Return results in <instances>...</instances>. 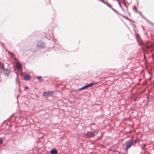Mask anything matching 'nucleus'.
Returning <instances> with one entry per match:
<instances>
[{
	"mask_svg": "<svg viewBox=\"0 0 154 154\" xmlns=\"http://www.w3.org/2000/svg\"><path fill=\"white\" fill-rule=\"evenodd\" d=\"M137 141L138 140L137 139L134 140H131L127 141L125 143L126 145V150H127L132 146L134 145L137 143Z\"/></svg>",
	"mask_w": 154,
	"mask_h": 154,
	"instance_id": "obj_1",
	"label": "nucleus"
},
{
	"mask_svg": "<svg viewBox=\"0 0 154 154\" xmlns=\"http://www.w3.org/2000/svg\"><path fill=\"white\" fill-rule=\"evenodd\" d=\"M53 91H49L47 92H44L43 94V96L45 97H48L52 96L54 93Z\"/></svg>",
	"mask_w": 154,
	"mask_h": 154,
	"instance_id": "obj_2",
	"label": "nucleus"
},
{
	"mask_svg": "<svg viewBox=\"0 0 154 154\" xmlns=\"http://www.w3.org/2000/svg\"><path fill=\"white\" fill-rule=\"evenodd\" d=\"M85 135L88 138L92 137L95 136V133L94 132L87 131V133L85 134Z\"/></svg>",
	"mask_w": 154,
	"mask_h": 154,
	"instance_id": "obj_3",
	"label": "nucleus"
},
{
	"mask_svg": "<svg viewBox=\"0 0 154 154\" xmlns=\"http://www.w3.org/2000/svg\"><path fill=\"white\" fill-rule=\"evenodd\" d=\"M149 42H147L146 44V47L147 50L149 51H151L153 49V46L152 45H149Z\"/></svg>",
	"mask_w": 154,
	"mask_h": 154,
	"instance_id": "obj_4",
	"label": "nucleus"
},
{
	"mask_svg": "<svg viewBox=\"0 0 154 154\" xmlns=\"http://www.w3.org/2000/svg\"><path fill=\"white\" fill-rule=\"evenodd\" d=\"M94 85V83L90 84L87 85H86L83 87H82L81 88H80L79 90V91H81L82 90H83L84 89H85L88 87H90L93 85Z\"/></svg>",
	"mask_w": 154,
	"mask_h": 154,
	"instance_id": "obj_5",
	"label": "nucleus"
},
{
	"mask_svg": "<svg viewBox=\"0 0 154 154\" xmlns=\"http://www.w3.org/2000/svg\"><path fill=\"white\" fill-rule=\"evenodd\" d=\"M45 44L44 43L39 42L38 44L37 45V46L39 48H43L45 47Z\"/></svg>",
	"mask_w": 154,
	"mask_h": 154,
	"instance_id": "obj_6",
	"label": "nucleus"
},
{
	"mask_svg": "<svg viewBox=\"0 0 154 154\" xmlns=\"http://www.w3.org/2000/svg\"><path fill=\"white\" fill-rule=\"evenodd\" d=\"M16 65L18 69L20 70H22V68L20 64L18 62H17L16 63Z\"/></svg>",
	"mask_w": 154,
	"mask_h": 154,
	"instance_id": "obj_7",
	"label": "nucleus"
},
{
	"mask_svg": "<svg viewBox=\"0 0 154 154\" xmlns=\"http://www.w3.org/2000/svg\"><path fill=\"white\" fill-rule=\"evenodd\" d=\"M1 69H2V71H3L4 72H5V73L6 72H5V70L7 71L8 72V69L7 68L6 69H5V66H4V64L3 63H2V68H1Z\"/></svg>",
	"mask_w": 154,
	"mask_h": 154,
	"instance_id": "obj_8",
	"label": "nucleus"
},
{
	"mask_svg": "<svg viewBox=\"0 0 154 154\" xmlns=\"http://www.w3.org/2000/svg\"><path fill=\"white\" fill-rule=\"evenodd\" d=\"M31 76L29 75H27L25 76L24 78V79L25 80L27 81L31 79Z\"/></svg>",
	"mask_w": 154,
	"mask_h": 154,
	"instance_id": "obj_9",
	"label": "nucleus"
},
{
	"mask_svg": "<svg viewBox=\"0 0 154 154\" xmlns=\"http://www.w3.org/2000/svg\"><path fill=\"white\" fill-rule=\"evenodd\" d=\"M50 152L51 154H57V151L56 149H53L51 150Z\"/></svg>",
	"mask_w": 154,
	"mask_h": 154,
	"instance_id": "obj_10",
	"label": "nucleus"
},
{
	"mask_svg": "<svg viewBox=\"0 0 154 154\" xmlns=\"http://www.w3.org/2000/svg\"><path fill=\"white\" fill-rule=\"evenodd\" d=\"M138 43L140 45H142L143 44V42L140 39H138Z\"/></svg>",
	"mask_w": 154,
	"mask_h": 154,
	"instance_id": "obj_11",
	"label": "nucleus"
},
{
	"mask_svg": "<svg viewBox=\"0 0 154 154\" xmlns=\"http://www.w3.org/2000/svg\"><path fill=\"white\" fill-rule=\"evenodd\" d=\"M133 9L134 11H135L136 12H137V8L136 6H134V7L133 8Z\"/></svg>",
	"mask_w": 154,
	"mask_h": 154,
	"instance_id": "obj_12",
	"label": "nucleus"
},
{
	"mask_svg": "<svg viewBox=\"0 0 154 154\" xmlns=\"http://www.w3.org/2000/svg\"><path fill=\"white\" fill-rule=\"evenodd\" d=\"M3 141L1 138H0V144L2 143Z\"/></svg>",
	"mask_w": 154,
	"mask_h": 154,
	"instance_id": "obj_13",
	"label": "nucleus"
},
{
	"mask_svg": "<svg viewBox=\"0 0 154 154\" xmlns=\"http://www.w3.org/2000/svg\"><path fill=\"white\" fill-rule=\"evenodd\" d=\"M42 78V77L41 76H38V77L37 78V79H39V80H40V79H41Z\"/></svg>",
	"mask_w": 154,
	"mask_h": 154,
	"instance_id": "obj_14",
	"label": "nucleus"
},
{
	"mask_svg": "<svg viewBox=\"0 0 154 154\" xmlns=\"http://www.w3.org/2000/svg\"><path fill=\"white\" fill-rule=\"evenodd\" d=\"M25 89H28V87H26L25 88Z\"/></svg>",
	"mask_w": 154,
	"mask_h": 154,
	"instance_id": "obj_15",
	"label": "nucleus"
},
{
	"mask_svg": "<svg viewBox=\"0 0 154 154\" xmlns=\"http://www.w3.org/2000/svg\"><path fill=\"white\" fill-rule=\"evenodd\" d=\"M14 59H15V60H16V58H14Z\"/></svg>",
	"mask_w": 154,
	"mask_h": 154,
	"instance_id": "obj_16",
	"label": "nucleus"
}]
</instances>
